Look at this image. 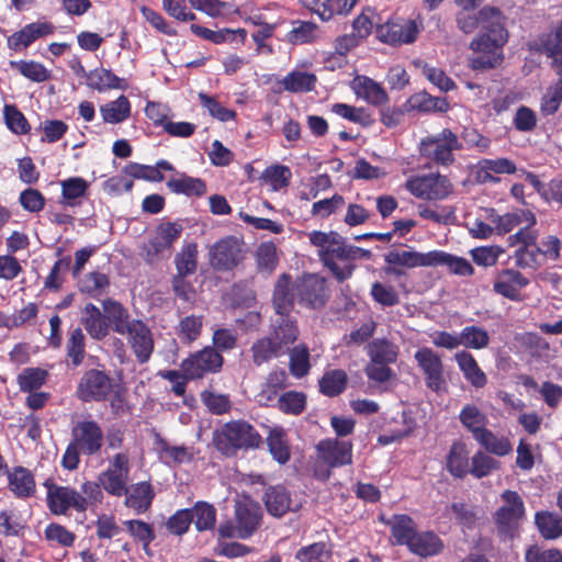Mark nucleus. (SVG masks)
<instances>
[{"mask_svg": "<svg viewBox=\"0 0 562 562\" xmlns=\"http://www.w3.org/2000/svg\"><path fill=\"white\" fill-rule=\"evenodd\" d=\"M480 13L481 32L470 43V48L479 55L470 59V67L473 70L494 69L503 63V47L509 38L506 16L493 5H484Z\"/></svg>", "mask_w": 562, "mask_h": 562, "instance_id": "f257e3e1", "label": "nucleus"}, {"mask_svg": "<svg viewBox=\"0 0 562 562\" xmlns=\"http://www.w3.org/2000/svg\"><path fill=\"white\" fill-rule=\"evenodd\" d=\"M310 241L319 248L321 260L339 282L351 277L356 259L370 257L369 250L347 245L336 232L314 231L310 234Z\"/></svg>", "mask_w": 562, "mask_h": 562, "instance_id": "f03ea898", "label": "nucleus"}, {"mask_svg": "<svg viewBox=\"0 0 562 562\" xmlns=\"http://www.w3.org/2000/svg\"><path fill=\"white\" fill-rule=\"evenodd\" d=\"M103 311L109 314L112 329L126 336L137 362L144 364L149 361L154 348V335L149 326L140 319L131 318L128 311L113 299L102 301Z\"/></svg>", "mask_w": 562, "mask_h": 562, "instance_id": "7ed1b4c3", "label": "nucleus"}, {"mask_svg": "<svg viewBox=\"0 0 562 562\" xmlns=\"http://www.w3.org/2000/svg\"><path fill=\"white\" fill-rule=\"evenodd\" d=\"M212 442L225 457H235L238 451L257 450L263 438L248 420L239 418L224 423L213 431Z\"/></svg>", "mask_w": 562, "mask_h": 562, "instance_id": "20e7f679", "label": "nucleus"}, {"mask_svg": "<svg viewBox=\"0 0 562 562\" xmlns=\"http://www.w3.org/2000/svg\"><path fill=\"white\" fill-rule=\"evenodd\" d=\"M103 439L104 434L98 422H77L71 428V440L63 454L61 467L68 471L76 470L80 463V454L92 457L100 453Z\"/></svg>", "mask_w": 562, "mask_h": 562, "instance_id": "39448f33", "label": "nucleus"}, {"mask_svg": "<svg viewBox=\"0 0 562 562\" xmlns=\"http://www.w3.org/2000/svg\"><path fill=\"white\" fill-rule=\"evenodd\" d=\"M353 445L351 440L338 438L322 439L315 446V462L313 476L326 482L331 476V470L352 463Z\"/></svg>", "mask_w": 562, "mask_h": 562, "instance_id": "423d86ee", "label": "nucleus"}, {"mask_svg": "<svg viewBox=\"0 0 562 562\" xmlns=\"http://www.w3.org/2000/svg\"><path fill=\"white\" fill-rule=\"evenodd\" d=\"M261 519L260 505L247 497L235 503L234 521L221 524L218 533L222 538L248 539L260 527Z\"/></svg>", "mask_w": 562, "mask_h": 562, "instance_id": "0eeeda50", "label": "nucleus"}, {"mask_svg": "<svg viewBox=\"0 0 562 562\" xmlns=\"http://www.w3.org/2000/svg\"><path fill=\"white\" fill-rule=\"evenodd\" d=\"M246 252L243 239L232 235L225 236L210 247L209 263L217 272L233 271L243 263Z\"/></svg>", "mask_w": 562, "mask_h": 562, "instance_id": "6e6552de", "label": "nucleus"}, {"mask_svg": "<svg viewBox=\"0 0 562 562\" xmlns=\"http://www.w3.org/2000/svg\"><path fill=\"white\" fill-rule=\"evenodd\" d=\"M297 303L313 311L326 306L330 299V289L325 278L316 273H304L295 279Z\"/></svg>", "mask_w": 562, "mask_h": 562, "instance_id": "1a4fd4ad", "label": "nucleus"}, {"mask_svg": "<svg viewBox=\"0 0 562 562\" xmlns=\"http://www.w3.org/2000/svg\"><path fill=\"white\" fill-rule=\"evenodd\" d=\"M114 383L110 373L101 369L86 370L78 381L76 397L83 403L105 402L113 392Z\"/></svg>", "mask_w": 562, "mask_h": 562, "instance_id": "9d476101", "label": "nucleus"}, {"mask_svg": "<svg viewBox=\"0 0 562 562\" xmlns=\"http://www.w3.org/2000/svg\"><path fill=\"white\" fill-rule=\"evenodd\" d=\"M224 366V357L211 346L191 352L184 358L180 368L187 379L202 380L209 374L220 373Z\"/></svg>", "mask_w": 562, "mask_h": 562, "instance_id": "9b49d317", "label": "nucleus"}, {"mask_svg": "<svg viewBox=\"0 0 562 562\" xmlns=\"http://www.w3.org/2000/svg\"><path fill=\"white\" fill-rule=\"evenodd\" d=\"M501 498L504 505L497 508L493 519L499 535L513 538L525 516L524 499L518 492L512 490L504 491Z\"/></svg>", "mask_w": 562, "mask_h": 562, "instance_id": "f8f14e48", "label": "nucleus"}, {"mask_svg": "<svg viewBox=\"0 0 562 562\" xmlns=\"http://www.w3.org/2000/svg\"><path fill=\"white\" fill-rule=\"evenodd\" d=\"M405 187L415 198L427 201L445 200L453 189L450 180L440 173L413 176Z\"/></svg>", "mask_w": 562, "mask_h": 562, "instance_id": "ddd939ff", "label": "nucleus"}, {"mask_svg": "<svg viewBox=\"0 0 562 562\" xmlns=\"http://www.w3.org/2000/svg\"><path fill=\"white\" fill-rule=\"evenodd\" d=\"M461 148L458 136L449 128L420 143V154L436 165L449 166L454 161L453 151Z\"/></svg>", "mask_w": 562, "mask_h": 562, "instance_id": "4468645a", "label": "nucleus"}, {"mask_svg": "<svg viewBox=\"0 0 562 562\" xmlns=\"http://www.w3.org/2000/svg\"><path fill=\"white\" fill-rule=\"evenodd\" d=\"M44 486L47 488V507L53 515H66L69 509L86 512L82 495L74 487L57 485L52 480H46Z\"/></svg>", "mask_w": 562, "mask_h": 562, "instance_id": "2eb2a0df", "label": "nucleus"}, {"mask_svg": "<svg viewBox=\"0 0 562 562\" xmlns=\"http://www.w3.org/2000/svg\"><path fill=\"white\" fill-rule=\"evenodd\" d=\"M182 231L183 227L178 223H160L154 236L142 247L144 260L150 265L159 261L162 254L169 250L173 243L180 238Z\"/></svg>", "mask_w": 562, "mask_h": 562, "instance_id": "dca6fc26", "label": "nucleus"}, {"mask_svg": "<svg viewBox=\"0 0 562 562\" xmlns=\"http://www.w3.org/2000/svg\"><path fill=\"white\" fill-rule=\"evenodd\" d=\"M418 368L425 375V384L428 389L439 394L447 391V381L443 374V363L438 353L431 348H419L414 356Z\"/></svg>", "mask_w": 562, "mask_h": 562, "instance_id": "f3484780", "label": "nucleus"}, {"mask_svg": "<svg viewBox=\"0 0 562 562\" xmlns=\"http://www.w3.org/2000/svg\"><path fill=\"white\" fill-rule=\"evenodd\" d=\"M529 49L547 56L551 59L550 67L554 71H562V20L529 43Z\"/></svg>", "mask_w": 562, "mask_h": 562, "instance_id": "a211bd4d", "label": "nucleus"}, {"mask_svg": "<svg viewBox=\"0 0 562 562\" xmlns=\"http://www.w3.org/2000/svg\"><path fill=\"white\" fill-rule=\"evenodd\" d=\"M295 280L290 273H281L273 285L271 305L278 316L291 315L295 306Z\"/></svg>", "mask_w": 562, "mask_h": 562, "instance_id": "6ab92c4d", "label": "nucleus"}, {"mask_svg": "<svg viewBox=\"0 0 562 562\" xmlns=\"http://www.w3.org/2000/svg\"><path fill=\"white\" fill-rule=\"evenodd\" d=\"M262 501L268 514L276 518H281L290 512L295 513L301 507L292 499L291 492L281 484L267 487Z\"/></svg>", "mask_w": 562, "mask_h": 562, "instance_id": "aec40b11", "label": "nucleus"}, {"mask_svg": "<svg viewBox=\"0 0 562 562\" xmlns=\"http://www.w3.org/2000/svg\"><path fill=\"white\" fill-rule=\"evenodd\" d=\"M104 313L105 315L93 303H87L82 310L81 324L94 340H102L110 333L112 322L109 314Z\"/></svg>", "mask_w": 562, "mask_h": 562, "instance_id": "412c9836", "label": "nucleus"}, {"mask_svg": "<svg viewBox=\"0 0 562 562\" xmlns=\"http://www.w3.org/2000/svg\"><path fill=\"white\" fill-rule=\"evenodd\" d=\"M432 250L426 254L414 250H389V274H400L401 271L396 268L404 267L413 269L417 267H431Z\"/></svg>", "mask_w": 562, "mask_h": 562, "instance_id": "4be33fe9", "label": "nucleus"}, {"mask_svg": "<svg viewBox=\"0 0 562 562\" xmlns=\"http://www.w3.org/2000/svg\"><path fill=\"white\" fill-rule=\"evenodd\" d=\"M290 385L289 375L284 369L278 367L272 369L260 385L257 394L258 402L266 406L270 405L278 400L280 392Z\"/></svg>", "mask_w": 562, "mask_h": 562, "instance_id": "5701e85b", "label": "nucleus"}, {"mask_svg": "<svg viewBox=\"0 0 562 562\" xmlns=\"http://www.w3.org/2000/svg\"><path fill=\"white\" fill-rule=\"evenodd\" d=\"M123 496H125V506L140 515L151 507L155 491L149 482L144 481L127 486Z\"/></svg>", "mask_w": 562, "mask_h": 562, "instance_id": "b1692460", "label": "nucleus"}, {"mask_svg": "<svg viewBox=\"0 0 562 562\" xmlns=\"http://www.w3.org/2000/svg\"><path fill=\"white\" fill-rule=\"evenodd\" d=\"M300 335L297 321L291 315L279 316L272 323L271 339L286 353Z\"/></svg>", "mask_w": 562, "mask_h": 562, "instance_id": "393cba45", "label": "nucleus"}, {"mask_svg": "<svg viewBox=\"0 0 562 562\" xmlns=\"http://www.w3.org/2000/svg\"><path fill=\"white\" fill-rule=\"evenodd\" d=\"M529 283L528 279L517 270L505 269L496 278L493 289L497 294L517 301L519 292Z\"/></svg>", "mask_w": 562, "mask_h": 562, "instance_id": "a878e982", "label": "nucleus"}, {"mask_svg": "<svg viewBox=\"0 0 562 562\" xmlns=\"http://www.w3.org/2000/svg\"><path fill=\"white\" fill-rule=\"evenodd\" d=\"M370 362L366 368L368 378L375 382L386 381V339H376L368 345Z\"/></svg>", "mask_w": 562, "mask_h": 562, "instance_id": "bb28decb", "label": "nucleus"}, {"mask_svg": "<svg viewBox=\"0 0 562 562\" xmlns=\"http://www.w3.org/2000/svg\"><path fill=\"white\" fill-rule=\"evenodd\" d=\"M161 171H175V167L168 160L160 159L155 166L131 161L123 168V172L132 179H143L149 182H161L165 179Z\"/></svg>", "mask_w": 562, "mask_h": 562, "instance_id": "cd10ccee", "label": "nucleus"}, {"mask_svg": "<svg viewBox=\"0 0 562 562\" xmlns=\"http://www.w3.org/2000/svg\"><path fill=\"white\" fill-rule=\"evenodd\" d=\"M87 86L99 92L108 90H127L130 85L126 79L117 77L112 70L99 67L89 71Z\"/></svg>", "mask_w": 562, "mask_h": 562, "instance_id": "c85d7f7f", "label": "nucleus"}, {"mask_svg": "<svg viewBox=\"0 0 562 562\" xmlns=\"http://www.w3.org/2000/svg\"><path fill=\"white\" fill-rule=\"evenodd\" d=\"M10 491L18 498H30L35 494L36 483L33 473L24 467H14L8 471Z\"/></svg>", "mask_w": 562, "mask_h": 562, "instance_id": "c756f323", "label": "nucleus"}, {"mask_svg": "<svg viewBox=\"0 0 562 562\" xmlns=\"http://www.w3.org/2000/svg\"><path fill=\"white\" fill-rule=\"evenodd\" d=\"M407 548L418 557L428 558L440 554L445 544L434 531H417Z\"/></svg>", "mask_w": 562, "mask_h": 562, "instance_id": "7c9ffc66", "label": "nucleus"}, {"mask_svg": "<svg viewBox=\"0 0 562 562\" xmlns=\"http://www.w3.org/2000/svg\"><path fill=\"white\" fill-rule=\"evenodd\" d=\"M268 450L274 461L285 464L291 458V448L286 431L281 426L270 427L266 437Z\"/></svg>", "mask_w": 562, "mask_h": 562, "instance_id": "2f4dec72", "label": "nucleus"}, {"mask_svg": "<svg viewBox=\"0 0 562 562\" xmlns=\"http://www.w3.org/2000/svg\"><path fill=\"white\" fill-rule=\"evenodd\" d=\"M177 178H170L166 186L175 194L200 198L206 193L207 187L203 179L177 172Z\"/></svg>", "mask_w": 562, "mask_h": 562, "instance_id": "473e14b6", "label": "nucleus"}, {"mask_svg": "<svg viewBox=\"0 0 562 562\" xmlns=\"http://www.w3.org/2000/svg\"><path fill=\"white\" fill-rule=\"evenodd\" d=\"M423 30V23L416 20H406L402 23H393L389 20V44H412Z\"/></svg>", "mask_w": 562, "mask_h": 562, "instance_id": "72a5a7b5", "label": "nucleus"}, {"mask_svg": "<svg viewBox=\"0 0 562 562\" xmlns=\"http://www.w3.org/2000/svg\"><path fill=\"white\" fill-rule=\"evenodd\" d=\"M447 470L457 479H463L469 473V450L463 441L452 442L447 456Z\"/></svg>", "mask_w": 562, "mask_h": 562, "instance_id": "f704fd0d", "label": "nucleus"}, {"mask_svg": "<svg viewBox=\"0 0 562 562\" xmlns=\"http://www.w3.org/2000/svg\"><path fill=\"white\" fill-rule=\"evenodd\" d=\"M110 285L109 276L100 271L88 272L78 282L79 291L94 300L106 294Z\"/></svg>", "mask_w": 562, "mask_h": 562, "instance_id": "c9c22d12", "label": "nucleus"}, {"mask_svg": "<svg viewBox=\"0 0 562 562\" xmlns=\"http://www.w3.org/2000/svg\"><path fill=\"white\" fill-rule=\"evenodd\" d=\"M63 203L67 206H78L81 199L89 193V182L82 177H70L60 182Z\"/></svg>", "mask_w": 562, "mask_h": 562, "instance_id": "e433bc0d", "label": "nucleus"}, {"mask_svg": "<svg viewBox=\"0 0 562 562\" xmlns=\"http://www.w3.org/2000/svg\"><path fill=\"white\" fill-rule=\"evenodd\" d=\"M445 266L448 270L457 276L470 277L474 273V269L469 260L458 257L442 250H432L431 267Z\"/></svg>", "mask_w": 562, "mask_h": 562, "instance_id": "4c0bfd02", "label": "nucleus"}, {"mask_svg": "<svg viewBox=\"0 0 562 562\" xmlns=\"http://www.w3.org/2000/svg\"><path fill=\"white\" fill-rule=\"evenodd\" d=\"M289 371L295 379L305 378L312 368L310 348L305 344H299L289 348Z\"/></svg>", "mask_w": 562, "mask_h": 562, "instance_id": "58836bf2", "label": "nucleus"}, {"mask_svg": "<svg viewBox=\"0 0 562 562\" xmlns=\"http://www.w3.org/2000/svg\"><path fill=\"white\" fill-rule=\"evenodd\" d=\"M461 425L472 434L475 439L488 424L487 416L474 404H465L459 413Z\"/></svg>", "mask_w": 562, "mask_h": 562, "instance_id": "ea45409f", "label": "nucleus"}, {"mask_svg": "<svg viewBox=\"0 0 562 562\" xmlns=\"http://www.w3.org/2000/svg\"><path fill=\"white\" fill-rule=\"evenodd\" d=\"M316 82V75L301 70H292L281 80L283 89L292 93L311 92L315 89Z\"/></svg>", "mask_w": 562, "mask_h": 562, "instance_id": "a19ab883", "label": "nucleus"}, {"mask_svg": "<svg viewBox=\"0 0 562 562\" xmlns=\"http://www.w3.org/2000/svg\"><path fill=\"white\" fill-rule=\"evenodd\" d=\"M103 122L119 124L131 116V102L124 94L100 106Z\"/></svg>", "mask_w": 562, "mask_h": 562, "instance_id": "79ce46f5", "label": "nucleus"}, {"mask_svg": "<svg viewBox=\"0 0 562 562\" xmlns=\"http://www.w3.org/2000/svg\"><path fill=\"white\" fill-rule=\"evenodd\" d=\"M348 376L344 370H328L318 381L319 392L328 397H335L346 390Z\"/></svg>", "mask_w": 562, "mask_h": 562, "instance_id": "37998d69", "label": "nucleus"}, {"mask_svg": "<svg viewBox=\"0 0 562 562\" xmlns=\"http://www.w3.org/2000/svg\"><path fill=\"white\" fill-rule=\"evenodd\" d=\"M535 524L540 535L548 540L562 536V517L557 513L541 510L535 514Z\"/></svg>", "mask_w": 562, "mask_h": 562, "instance_id": "c03bdc74", "label": "nucleus"}, {"mask_svg": "<svg viewBox=\"0 0 562 562\" xmlns=\"http://www.w3.org/2000/svg\"><path fill=\"white\" fill-rule=\"evenodd\" d=\"M352 88L358 97L372 104L382 103L386 94L384 89L371 78L358 76L352 81Z\"/></svg>", "mask_w": 562, "mask_h": 562, "instance_id": "a18cd8bd", "label": "nucleus"}, {"mask_svg": "<svg viewBox=\"0 0 562 562\" xmlns=\"http://www.w3.org/2000/svg\"><path fill=\"white\" fill-rule=\"evenodd\" d=\"M49 373L47 370L42 368H25L16 376V383L19 389L23 393H31L32 391H38L43 385L46 384Z\"/></svg>", "mask_w": 562, "mask_h": 562, "instance_id": "49530a36", "label": "nucleus"}, {"mask_svg": "<svg viewBox=\"0 0 562 562\" xmlns=\"http://www.w3.org/2000/svg\"><path fill=\"white\" fill-rule=\"evenodd\" d=\"M252 362L259 367L273 358H279L285 352L269 336L256 340L251 348Z\"/></svg>", "mask_w": 562, "mask_h": 562, "instance_id": "de8ad7c7", "label": "nucleus"}, {"mask_svg": "<svg viewBox=\"0 0 562 562\" xmlns=\"http://www.w3.org/2000/svg\"><path fill=\"white\" fill-rule=\"evenodd\" d=\"M198 245L195 243L183 245L175 256L176 274L187 277L194 274L198 268Z\"/></svg>", "mask_w": 562, "mask_h": 562, "instance_id": "09e8293b", "label": "nucleus"}, {"mask_svg": "<svg viewBox=\"0 0 562 562\" xmlns=\"http://www.w3.org/2000/svg\"><path fill=\"white\" fill-rule=\"evenodd\" d=\"M389 525H391L395 543L401 546L405 544L408 547L417 532L415 521L405 514L395 515L392 522L389 520Z\"/></svg>", "mask_w": 562, "mask_h": 562, "instance_id": "8fccbe9b", "label": "nucleus"}, {"mask_svg": "<svg viewBox=\"0 0 562 562\" xmlns=\"http://www.w3.org/2000/svg\"><path fill=\"white\" fill-rule=\"evenodd\" d=\"M307 406V396L301 391H285L277 400V407L286 415L299 416Z\"/></svg>", "mask_w": 562, "mask_h": 562, "instance_id": "3c124183", "label": "nucleus"}, {"mask_svg": "<svg viewBox=\"0 0 562 562\" xmlns=\"http://www.w3.org/2000/svg\"><path fill=\"white\" fill-rule=\"evenodd\" d=\"M66 356L70 359L74 368L82 364L86 356V336L80 327L69 330L66 340Z\"/></svg>", "mask_w": 562, "mask_h": 562, "instance_id": "603ef678", "label": "nucleus"}, {"mask_svg": "<svg viewBox=\"0 0 562 562\" xmlns=\"http://www.w3.org/2000/svg\"><path fill=\"white\" fill-rule=\"evenodd\" d=\"M558 80L550 85L541 98L540 112L543 116L555 114L562 104V71H555Z\"/></svg>", "mask_w": 562, "mask_h": 562, "instance_id": "864d4df0", "label": "nucleus"}, {"mask_svg": "<svg viewBox=\"0 0 562 562\" xmlns=\"http://www.w3.org/2000/svg\"><path fill=\"white\" fill-rule=\"evenodd\" d=\"M128 477L130 475L122 472L105 469L99 474L98 480L109 495L121 497L126 493Z\"/></svg>", "mask_w": 562, "mask_h": 562, "instance_id": "5fc2aeb1", "label": "nucleus"}, {"mask_svg": "<svg viewBox=\"0 0 562 562\" xmlns=\"http://www.w3.org/2000/svg\"><path fill=\"white\" fill-rule=\"evenodd\" d=\"M294 26L286 33V41L292 45L310 44L316 41L318 25L311 21H294Z\"/></svg>", "mask_w": 562, "mask_h": 562, "instance_id": "6e6d98bb", "label": "nucleus"}, {"mask_svg": "<svg viewBox=\"0 0 562 562\" xmlns=\"http://www.w3.org/2000/svg\"><path fill=\"white\" fill-rule=\"evenodd\" d=\"M413 109L422 112H439L445 113L449 110L450 104L447 98L432 97L427 92L414 94L408 100Z\"/></svg>", "mask_w": 562, "mask_h": 562, "instance_id": "4d7b16f0", "label": "nucleus"}, {"mask_svg": "<svg viewBox=\"0 0 562 562\" xmlns=\"http://www.w3.org/2000/svg\"><path fill=\"white\" fill-rule=\"evenodd\" d=\"M475 440L490 453L498 457L508 454L512 450V443L506 437H497L492 430L484 429Z\"/></svg>", "mask_w": 562, "mask_h": 562, "instance_id": "13d9d810", "label": "nucleus"}, {"mask_svg": "<svg viewBox=\"0 0 562 562\" xmlns=\"http://www.w3.org/2000/svg\"><path fill=\"white\" fill-rule=\"evenodd\" d=\"M10 65L33 82H44L50 78V71L43 64L35 60H16L11 61Z\"/></svg>", "mask_w": 562, "mask_h": 562, "instance_id": "bf43d9fd", "label": "nucleus"}, {"mask_svg": "<svg viewBox=\"0 0 562 562\" xmlns=\"http://www.w3.org/2000/svg\"><path fill=\"white\" fill-rule=\"evenodd\" d=\"M3 117L7 127L16 135H25L31 131L27 119L15 104L4 105Z\"/></svg>", "mask_w": 562, "mask_h": 562, "instance_id": "052dcab7", "label": "nucleus"}, {"mask_svg": "<svg viewBox=\"0 0 562 562\" xmlns=\"http://www.w3.org/2000/svg\"><path fill=\"white\" fill-rule=\"evenodd\" d=\"M196 530L205 531L215 527L216 509L205 502H198L191 509Z\"/></svg>", "mask_w": 562, "mask_h": 562, "instance_id": "680f3d73", "label": "nucleus"}, {"mask_svg": "<svg viewBox=\"0 0 562 562\" xmlns=\"http://www.w3.org/2000/svg\"><path fill=\"white\" fill-rule=\"evenodd\" d=\"M461 346L471 349H483L490 344V336L486 329L480 326H465L460 333Z\"/></svg>", "mask_w": 562, "mask_h": 562, "instance_id": "e2e57ef3", "label": "nucleus"}, {"mask_svg": "<svg viewBox=\"0 0 562 562\" xmlns=\"http://www.w3.org/2000/svg\"><path fill=\"white\" fill-rule=\"evenodd\" d=\"M201 400L213 415L227 414L233 406L228 394L215 393L209 390L201 392Z\"/></svg>", "mask_w": 562, "mask_h": 562, "instance_id": "0e129e2a", "label": "nucleus"}, {"mask_svg": "<svg viewBox=\"0 0 562 562\" xmlns=\"http://www.w3.org/2000/svg\"><path fill=\"white\" fill-rule=\"evenodd\" d=\"M203 326V316L189 315L179 322L178 336L182 342L192 344L201 333Z\"/></svg>", "mask_w": 562, "mask_h": 562, "instance_id": "69168bd1", "label": "nucleus"}, {"mask_svg": "<svg viewBox=\"0 0 562 562\" xmlns=\"http://www.w3.org/2000/svg\"><path fill=\"white\" fill-rule=\"evenodd\" d=\"M256 261L259 271L272 273L279 263L276 245L272 241L260 244L257 249Z\"/></svg>", "mask_w": 562, "mask_h": 562, "instance_id": "338daca9", "label": "nucleus"}, {"mask_svg": "<svg viewBox=\"0 0 562 562\" xmlns=\"http://www.w3.org/2000/svg\"><path fill=\"white\" fill-rule=\"evenodd\" d=\"M44 537L49 543L64 548L72 547L76 540V535L72 531L57 522H50L46 526Z\"/></svg>", "mask_w": 562, "mask_h": 562, "instance_id": "774afa93", "label": "nucleus"}]
</instances>
